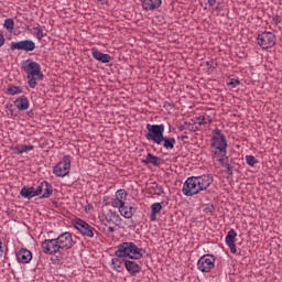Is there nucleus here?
Returning <instances> with one entry per match:
<instances>
[{
  "mask_svg": "<svg viewBox=\"0 0 282 282\" xmlns=\"http://www.w3.org/2000/svg\"><path fill=\"white\" fill-rule=\"evenodd\" d=\"M208 122H212L210 119L203 118V120L198 124H208Z\"/></svg>",
  "mask_w": 282,
  "mask_h": 282,
  "instance_id": "obj_41",
  "label": "nucleus"
},
{
  "mask_svg": "<svg viewBox=\"0 0 282 282\" xmlns=\"http://www.w3.org/2000/svg\"><path fill=\"white\" fill-rule=\"evenodd\" d=\"M257 43L262 50H270L276 45V35L270 31H264L258 34Z\"/></svg>",
  "mask_w": 282,
  "mask_h": 282,
  "instance_id": "obj_8",
  "label": "nucleus"
},
{
  "mask_svg": "<svg viewBox=\"0 0 282 282\" xmlns=\"http://www.w3.org/2000/svg\"><path fill=\"white\" fill-rule=\"evenodd\" d=\"M37 197L39 195L41 199H47L51 197L52 193H54V189L52 187V184H50L47 181H43L39 184L36 187Z\"/></svg>",
  "mask_w": 282,
  "mask_h": 282,
  "instance_id": "obj_14",
  "label": "nucleus"
},
{
  "mask_svg": "<svg viewBox=\"0 0 282 282\" xmlns=\"http://www.w3.org/2000/svg\"><path fill=\"white\" fill-rule=\"evenodd\" d=\"M218 162H219V164L221 165V166H228V164H230V163H228V156H220V159H218Z\"/></svg>",
  "mask_w": 282,
  "mask_h": 282,
  "instance_id": "obj_36",
  "label": "nucleus"
},
{
  "mask_svg": "<svg viewBox=\"0 0 282 282\" xmlns=\"http://www.w3.org/2000/svg\"><path fill=\"white\" fill-rule=\"evenodd\" d=\"M14 153L21 155L23 153H30V151H34V145H18L13 148Z\"/></svg>",
  "mask_w": 282,
  "mask_h": 282,
  "instance_id": "obj_27",
  "label": "nucleus"
},
{
  "mask_svg": "<svg viewBox=\"0 0 282 282\" xmlns=\"http://www.w3.org/2000/svg\"><path fill=\"white\" fill-rule=\"evenodd\" d=\"M22 68L26 74L28 86L31 89H34L36 85H39V80H43L44 78V75L41 72V64L32 59H26L24 63H22Z\"/></svg>",
  "mask_w": 282,
  "mask_h": 282,
  "instance_id": "obj_2",
  "label": "nucleus"
},
{
  "mask_svg": "<svg viewBox=\"0 0 282 282\" xmlns=\"http://www.w3.org/2000/svg\"><path fill=\"white\" fill-rule=\"evenodd\" d=\"M0 257H3V242L0 239Z\"/></svg>",
  "mask_w": 282,
  "mask_h": 282,
  "instance_id": "obj_43",
  "label": "nucleus"
},
{
  "mask_svg": "<svg viewBox=\"0 0 282 282\" xmlns=\"http://www.w3.org/2000/svg\"><path fill=\"white\" fill-rule=\"evenodd\" d=\"M181 140H188V137L182 135V137H181Z\"/></svg>",
  "mask_w": 282,
  "mask_h": 282,
  "instance_id": "obj_47",
  "label": "nucleus"
},
{
  "mask_svg": "<svg viewBox=\"0 0 282 282\" xmlns=\"http://www.w3.org/2000/svg\"><path fill=\"white\" fill-rule=\"evenodd\" d=\"M272 21L274 22L275 25H279L281 23V17L279 14L273 15Z\"/></svg>",
  "mask_w": 282,
  "mask_h": 282,
  "instance_id": "obj_39",
  "label": "nucleus"
},
{
  "mask_svg": "<svg viewBox=\"0 0 282 282\" xmlns=\"http://www.w3.org/2000/svg\"><path fill=\"white\" fill-rule=\"evenodd\" d=\"M111 268L112 270H116V272H122L124 268H122V260L120 258H112L111 259Z\"/></svg>",
  "mask_w": 282,
  "mask_h": 282,
  "instance_id": "obj_28",
  "label": "nucleus"
},
{
  "mask_svg": "<svg viewBox=\"0 0 282 282\" xmlns=\"http://www.w3.org/2000/svg\"><path fill=\"white\" fill-rule=\"evenodd\" d=\"M162 6V0H143L142 8L143 10H158Z\"/></svg>",
  "mask_w": 282,
  "mask_h": 282,
  "instance_id": "obj_21",
  "label": "nucleus"
},
{
  "mask_svg": "<svg viewBox=\"0 0 282 282\" xmlns=\"http://www.w3.org/2000/svg\"><path fill=\"white\" fill-rule=\"evenodd\" d=\"M124 265H126L127 272H129V274H131V276H135L137 274H140V270H142L140 264H138L133 260H126Z\"/></svg>",
  "mask_w": 282,
  "mask_h": 282,
  "instance_id": "obj_17",
  "label": "nucleus"
},
{
  "mask_svg": "<svg viewBox=\"0 0 282 282\" xmlns=\"http://www.w3.org/2000/svg\"><path fill=\"white\" fill-rule=\"evenodd\" d=\"M212 133L214 134L212 138L214 158H226L228 149V141L226 140V135L221 133L219 128L214 129Z\"/></svg>",
  "mask_w": 282,
  "mask_h": 282,
  "instance_id": "obj_4",
  "label": "nucleus"
},
{
  "mask_svg": "<svg viewBox=\"0 0 282 282\" xmlns=\"http://www.w3.org/2000/svg\"><path fill=\"white\" fill-rule=\"evenodd\" d=\"M115 199H118L119 202H126L127 200V191L118 189L116 192V198Z\"/></svg>",
  "mask_w": 282,
  "mask_h": 282,
  "instance_id": "obj_29",
  "label": "nucleus"
},
{
  "mask_svg": "<svg viewBox=\"0 0 282 282\" xmlns=\"http://www.w3.org/2000/svg\"><path fill=\"white\" fill-rule=\"evenodd\" d=\"M215 268V256L205 254L197 261V269L200 272H210Z\"/></svg>",
  "mask_w": 282,
  "mask_h": 282,
  "instance_id": "obj_11",
  "label": "nucleus"
},
{
  "mask_svg": "<svg viewBox=\"0 0 282 282\" xmlns=\"http://www.w3.org/2000/svg\"><path fill=\"white\" fill-rule=\"evenodd\" d=\"M3 28H6V30H9V32H12V30H14V20L12 19L4 20Z\"/></svg>",
  "mask_w": 282,
  "mask_h": 282,
  "instance_id": "obj_31",
  "label": "nucleus"
},
{
  "mask_svg": "<svg viewBox=\"0 0 282 282\" xmlns=\"http://www.w3.org/2000/svg\"><path fill=\"white\" fill-rule=\"evenodd\" d=\"M162 162V159L159 156H155L151 153H148L145 159L142 160V164H153V166H160V163Z\"/></svg>",
  "mask_w": 282,
  "mask_h": 282,
  "instance_id": "obj_23",
  "label": "nucleus"
},
{
  "mask_svg": "<svg viewBox=\"0 0 282 282\" xmlns=\"http://www.w3.org/2000/svg\"><path fill=\"white\" fill-rule=\"evenodd\" d=\"M206 65L209 69L213 68V64H210V62H207Z\"/></svg>",
  "mask_w": 282,
  "mask_h": 282,
  "instance_id": "obj_46",
  "label": "nucleus"
},
{
  "mask_svg": "<svg viewBox=\"0 0 282 282\" xmlns=\"http://www.w3.org/2000/svg\"><path fill=\"white\" fill-rule=\"evenodd\" d=\"M175 138L173 137H164L162 139V144H163V149H165L166 151H173V149H175Z\"/></svg>",
  "mask_w": 282,
  "mask_h": 282,
  "instance_id": "obj_22",
  "label": "nucleus"
},
{
  "mask_svg": "<svg viewBox=\"0 0 282 282\" xmlns=\"http://www.w3.org/2000/svg\"><path fill=\"white\" fill-rule=\"evenodd\" d=\"M99 3H101V6H105L107 3H109V0H97Z\"/></svg>",
  "mask_w": 282,
  "mask_h": 282,
  "instance_id": "obj_45",
  "label": "nucleus"
},
{
  "mask_svg": "<svg viewBox=\"0 0 282 282\" xmlns=\"http://www.w3.org/2000/svg\"><path fill=\"white\" fill-rule=\"evenodd\" d=\"M215 10H219V7H216Z\"/></svg>",
  "mask_w": 282,
  "mask_h": 282,
  "instance_id": "obj_48",
  "label": "nucleus"
},
{
  "mask_svg": "<svg viewBox=\"0 0 282 282\" xmlns=\"http://www.w3.org/2000/svg\"><path fill=\"white\" fill-rule=\"evenodd\" d=\"M236 237H237V231H235V229H230L227 232V236L225 238V242L228 246V248L230 249V252L232 254H237V246L235 245Z\"/></svg>",
  "mask_w": 282,
  "mask_h": 282,
  "instance_id": "obj_15",
  "label": "nucleus"
},
{
  "mask_svg": "<svg viewBox=\"0 0 282 282\" xmlns=\"http://www.w3.org/2000/svg\"><path fill=\"white\" fill-rule=\"evenodd\" d=\"M145 129L148 131L145 133V139L149 140V142H153L158 147L162 145V140H164V123H147Z\"/></svg>",
  "mask_w": 282,
  "mask_h": 282,
  "instance_id": "obj_5",
  "label": "nucleus"
},
{
  "mask_svg": "<svg viewBox=\"0 0 282 282\" xmlns=\"http://www.w3.org/2000/svg\"><path fill=\"white\" fill-rule=\"evenodd\" d=\"M108 231L109 232H116V227L113 225H109Z\"/></svg>",
  "mask_w": 282,
  "mask_h": 282,
  "instance_id": "obj_42",
  "label": "nucleus"
},
{
  "mask_svg": "<svg viewBox=\"0 0 282 282\" xmlns=\"http://www.w3.org/2000/svg\"><path fill=\"white\" fill-rule=\"evenodd\" d=\"M17 261L19 263H30L32 261V251L28 249H20L17 252Z\"/></svg>",
  "mask_w": 282,
  "mask_h": 282,
  "instance_id": "obj_16",
  "label": "nucleus"
},
{
  "mask_svg": "<svg viewBox=\"0 0 282 282\" xmlns=\"http://www.w3.org/2000/svg\"><path fill=\"white\" fill-rule=\"evenodd\" d=\"M117 248L115 257L119 259H142L144 257V249L139 248L135 242H122Z\"/></svg>",
  "mask_w": 282,
  "mask_h": 282,
  "instance_id": "obj_3",
  "label": "nucleus"
},
{
  "mask_svg": "<svg viewBox=\"0 0 282 282\" xmlns=\"http://www.w3.org/2000/svg\"><path fill=\"white\" fill-rule=\"evenodd\" d=\"M13 107H14V106H13L12 104H7V105H6V109H7L8 116H14Z\"/></svg>",
  "mask_w": 282,
  "mask_h": 282,
  "instance_id": "obj_37",
  "label": "nucleus"
},
{
  "mask_svg": "<svg viewBox=\"0 0 282 282\" xmlns=\"http://www.w3.org/2000/svg\"><path fill=\"white\" fill-rule=\"evenodd\" d=\"M100 221L102 226H120L122 224V218H120L118 213L110 210L100 217Z\"/></svg>",
  "mask_w": 282,
  "mask_h": 282,
  "instance_id": "obj_13",
  "label": "nucleus"
},
{
  "mask_svg": "<svg viewBox=\"0 0 282 282\" xmlns=\"http://www.w3.org/2000/svg\"><path fill=\"white\" fill-rule=\"evenodd\" d=\"M207 3L208 6L213 7L215 3H217V0H208Z\"/></svg>",
  "mask_w": 282,
  "mask_h": 282,
  "instance_id": "obj_44",
  "label": "nucleus"
},
{
  "mask_svg": "<svg viewBox=\"0 0 282 282\" xmlns=\"http://www.w3.org/2000/svg\"><path fill=\"white\" fill-rule=\"evenodd\" d=\"M57 246L59 247L61 252H67L70 248H74V238L69 231L61 234L57 238Z\"/></svg>",
  "mask_w": 282,
  "mask_h": 282,
  "instance_id": "obj_9",
  "label": "nucleus"
},
{
  "mask_svg": "<svg viewBox=\"0 0 282 282\" xmlns=\"http://www.w3.org/2000/svg\"><path fill=\"white\" fill-rule=\"evenodd\" d=\"M224 169H226V175L232 176V165H230V163L227 164Z\"/></svg>",
  "mask_w": 282,
  "mask_h": 282,
  "instance_id": "obj_38",
  "label": "nucleus"
},
{
  "mask_svg": "<svg viewBox=\"0 0 282 282\" xmlns=\"http://www.w3.org/2000/svg\"><path fill=\"white\" fill-rule=\"evenodd\" d=\"M72 171V156L65 155L53 169V173L56 177H67Z\"/></svg>",
  "mask_w": 282,
  "mask_h": 282,
  "instance_id": "obj_6",
  "label": "nucleus"
},
{
  "mask_svg": "<svg viewBox=\"0 0 282 282\" xmlns=\"http://www.w3.org/2000/svg\"><path fill=\"white\" fill-rule=\"evenodd\" d=\"M246 162L249 166H254L259 161H257V158L254 155H246Z\"/></svg>",
  "mask_w": 282,
  "mask_h": 282,
  "instance_id": "obj_32",
  "label": "nucleus"
},
{
  "mask_svg": "<svg viewBox=\"0 0 282 282\" xmlns=\"http://www.w3.org/2000/svg\"><path fill=\"white\" fill-rule=\"evenodd\" d=\"M150 208H151L150 221H156L158 214L162 212V204L153 203Z\"/></svg>",
  "mask_w": 282,
  "mask_h": 282,
  "instance_id": "obj_24",
  "label": "nucleus"
},
{
  "mask_svg": "<svg viewBox=\"0 0 282 282\" xmlns=\"http://www.w3.org/2000/svg\"><path fill=\"white\" fill-rule=\"evenodd\" d=\"M240 84H241V82H239V79H235V78L229 79V82L227 83V85L229 87H239Z\"/></svg>",
  "mask_w": 282,
  "mask_h": 282,
  "instance_id": "obj_34",
  "label": "nucleus"
},
{
  "mask_svg": "<svg viewBox=\"0 0 282 282\" xmlns=\"http://www.w3.org/2000/svg\"><path fill=\"white\" fill-rule=\"evenodd\" d=\"M124 202H121V200H118L117 198H115L112 202H111V206L112 208H120L123 206Z\"/></svg>",
  "mask_w": 282,
  "mask_h": 282,
  "instance_id": "obj_33",
  "label": "nucleus"
},
{
  "mask_svg": "<svg viewBox=\"0 0 282 282\" xmlns=\"http://www.w3.org/2000/svg\"><path fill=\"white\" fill-rule=\"evenodd\" d=\"M91 56L95 61H99V63H111V55L102 53L97 48H91Z\"/></svg>",
  "mask_w": 282,
  "mask_h": 282,
  "instance_id": "obj_18",
  "label": "nucleus"
},
{
  "mask_svg": "<svg viewBox=\"0 0 282 282\" xmlns=\"http://www.w3.org/2000/svg\"><path fill=\"white\" fill-rule=\"evenodd\" d=\"M74 228L78 230L84 237H89L93 239L94 237V227L87 224V221L78 218L73 221Z\"/></svg>",
  "mask_w": 282,
  "mask_h": 282,
  "instance_id": "obj_12",
  "label": "nucleus"
},
{
  "mask_svg": "<svg viewBox=\"0 0 282 282\" xmlns=\"http://www.w3.org/2000/svg\"><path fill=\"white\" fill-rule=\"evenodd\" d=\"M20 195L24 199H32L33 197H39V193L32 186H23L20 191Z\"/></svg>",
  "mask_w": 282,
  "mask_h": 282,
  "instance_id": "obj_20",
  "label": "nucleus"
},
{
  "mask_svg": "<svg viewBox=\"0 0 282 282\" xmlns=\"http://www.w3.org/2000/svg\"><path fill=\"white\" fill-rule=\"evenodd\" d=\"M14 107L19 109V111H28L30 109V100L25 96H20L13 101Z\"/></svg>",
  "mask_w": 282,
  "mask_h": 282,
  "instance_id": "obj_19",
  "label": "nucleus"
},
{
  "mask_svg": "<svg viewBox=\"0 0 282 282\" xmlns=\"http://www.w3.org/2000/svg\"><path fill=\"white\" fill-rule=\"evenodd\" d=\"M4 94H7V96H17L19 94H23V88L15 85H9Z\"/></svg>",
  "mask_w": 282,
  "mask_h": 282,
  "instance_id": "obj_26",
  "label": "nucleus"
},
{
  "mask_svg": "<svg viewBox=\"0 0 282 282\" xmlns=\"http://www.w3.org/2000/svg\"><path fill=\"white\" fill-rule=\"evenodd\" d=\"M119 213L121 217H124V219H131V217H133V207H129L123 204V206L119 209Z\"/></svg>",
  "mask_w": 282,
  "mask_h": 282,
  "instance_id": "obj_25",
  "label": "nucleus"
},
{
  "mask_svg": "<svg viewBox=\"0 0 282 282\" xmlns=\"http://www.w3.org/2000/svg\"><path fill=\"white\" fill-rule=\"evenodd\" d=\"M33 30L35 32V36L37 41H43V37L45 36V33H43V29H41V26L37 25V26H34Z\"/></svg>",
  "mask_w": 282,
  "mask_h": 282,
  "instance_id": "obj_30",
  "label": "nucleus"
},
{
  "mask_svg": "<svg viewBox=\"0 0 282 282\" xmlns=\"http://www.w3.org/2000/svg\"><path fill=\"white\" fill-rule=\"evenodd\" d=\"M10 50L11 52H15V50H19L21 52H34L36 50V43H34V41L32 40L11 42Z\"/></svg>",
  "mask_w": 282,
  "mask_h": 282,
  "instance_id": "obj_10",
  "label": "nucleus"
},
{
  "mask_svg": "<svg viewBox=\"0 0 282 282\" xmlns=\"http://www.w3.org/2000/svg\"><path fill=\"white\" fill-rule=\"evenodd\" d=\"M6 45V37L3 36V33L0 32V47H3Z\"/></svg>",
  "mask_w": 282,
  "mask_h": 282,
  "instance_id": "obj_40",
  "label": "nucleus"
},
{
  "mask_svg": "<svg viewBox=\"0 0 282 282\" xmlns=\"http://www.w3.org/2000/svg\"><path fill=\"white\" fill-rule=\"evenodd\" d=\"M213 182H215V178L210 174L189 176L183 183L182 193L183 195H185V197H193L194 195H199L202 191H208Z\"/></svg>",
  "mask_w": 282,
  "mask_h": 282,
  "instance_id": "obj_1",
  "label": "nucleus"
},
{
  "mask_svg": "<svg viewBox=\"0 0 282 282\" xmlns=\"http://www.w3.org/2000/svg\"><path fill=\"white\" fill-rule=\"evenodd\" d=\"M41 248L44 254H51L53 257H56L57 259H59L61 254H63L61 251V247H58V241L56 240V238L45 239L44 241H42Z\"/></svg>",
  "mask_w": 282,
  "mask_h": 282,
  "instance_id": "obj_7",
  "label": "nucleus"
},
{
  "mask_svg": "<svg viewBox=\"0 0 282 282\" xmlns=\"http://www.w3.org/2000/svg\"><path fill=\"white\" fill-rule=\"evenodd\" d=\"M153 191H154V195H162V193H164V187L156 184L153 186Z\"/></svg>",
  "mask_w": 282,
  "mask_h": 282,
  "instance_id": "obj_35",
  "label": "nucleus"
}]
</instances>
